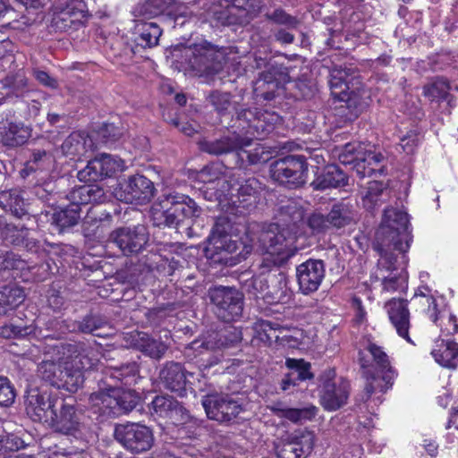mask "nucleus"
Segmentation results:
<instances>
[{
    "label": "nucleus",
    "instance_id": "nucleus-1",
    "mask_svg": "<svg viewBox=\"0 0 458 458\" xmlns=\"http://www.w3.org/2000/svg\"><path fill=\"white\" fill-rule=\"evenodd\" d=\"M408 225L407 213L393 208L385 209L375 247L379 253L375 277L382 281L384 292L394 293L406 288L405 252L411 240Z\"/></svg>",
    "mask_w": 458,
    "mask_h": 458
},
{
    "label": "nucleus",
    "instance_id": "nucleus-2",
    "mask_svg": "<svg viewBox=\"0 0 458 458\" xmlns=\"http://www.w3.org/2000/svg\"><path fill=\"white\" fill-rule=\"evenodd\" d=\"M89 354L76 344H48L44 347L38 376L53 386L74 393L84 382L82 371L93 366Z\"/></svg>",
    "mask_w": 458,
    "mask_h": 458
},
{
    "label": "nucleus",
    "instance_id": "nucleus-3",
    "mask_svg": "<svg viewBox=\"0 0 458 458\" xmlns=\"http://www.w3.org/2000/svg\"><path fill=\"white\" fill-rule=\"evenodd\" d=\"M359 355L363 375L367 380L365 391L368 397L378 392H386L392 386L395 377V372L386 352L377 344L369 343Z\"/></svg>",
    "mask_w": 458,
    "mask_h": 458
},
{
    "label": "nucleus",
    "instance_id": "nucleus-4",
    "mask_svg": "<svg viewBox=\"0 0 458 458\" xmlns=\"http://www.w3.org/2000/svg\"><path fill=\"white\" fill-rule=\"evenodd\" d=\"M196 203L186 195L176 192L163 193L150 209L153 225L176 227L186 218L196 216Z\"/></svg>",
    "mask_w": 458,
    "mask_h": 458
},
{
    "label": "nucleus",
    "instance_id": "nucleus-5",
    "mask_svg": "<svg viewBox=\"0 0 458 458\" xmlns=\"http://www.w3.org/2000/svg\"><path fill=\"white\" fill-rule=\"evenodd\" d=\"M295 236L288 229L270 225L258 237V250L265 255V260L275 266H282L296 253Z\"/></svg>",
    "mask_w": 458,
    "mask_h": 458
},
{
    "label": "nucleus",
    "instance_id": "nucleus-6",
    "mask_svg": "<svg viewBox=\"0 0 458 458\" xmlns=\"http://www.w3.org/2000/svg\"><path fill=\"white\" fill-rule=\"evenodd\" d=\"M234 49L233 47L216 48L204 42L189 47L185 56L189 58V65L193 71L201 74H212L218 72L229 62H236L237 52Z\"/></svg>",
    "mask_w": 458,
    "mask_h": 458
},
{
    "label": "nucleus",
    "instance_id": "nucleus-7",
    "mask_svg": "<svg viewBox=\"0 0 458 458\" xmlns=\"http://www.w3.org/2000/svg\"><path fill=\"white\" fill-rule=\"evenodd\" d=\"M242 340V333L232 326L225 327L217 332L200 336L192 341L184 350V355L189 360L209 352L215 355L208 366L217 364L220 361L221 354L219 352L229 348Z\"/></svg>",
    "mask_w": 458,
    "mask_h": 458
},
{
    "label": "nucleus",
    "instance_id": "nucleus-8",
    "mask_svg": "<svg viewBox=\"0 0 458 458\" xmlns=\"http://www.w3.org/2000/svg\"><path fill=\"white\" fill-rule=\"evenodd\" d=\"M172 0H142L134 11L136 27L148 26L149 29H159L161 26L176 28L189 23L182 14H165Z\"/></svg>",
    "mask_w": 458,
    "mask_h": 458
},
{
    "label": "nucleus",
    "instance_id": "nucleus-9",
    "mask_svg": "<svg viewBox=\"0 0 458 458\" xmlns=\"http://www.w3.org/2000/svg\"><path fill=\"white\" fill-rule=\"evenodd\" d=\"M214 18L221 26H245L262 8V0H216Z\"/></svg>",
    "mask_w": 458,
    "mask_h": 458
},
{
    "label": "nucleus",
    "instance_id": "nucleus-10",
    "mask_svg": "<svg viewBox=\"0 0 458 458\" xmlns=\"http://www.w3.org/2000/svg\"><path fill=\"white\" fill-rule=\"evenodd\" d=\"M271 177L281 184L289 187L303 185L308 177L306 158L300 155H289L272 163Z\"/></svg>",
    "mask_w": 458,
    "mask_h": 458
},
{
    "label": "nucleus",
    "instance_id": "nucleus-11",
    "mask_svg": "<svg viewBox=\"0 0 458 458\" xmlns=\"http://www.w3.org/2000/svg\"><path fill=\"white\" fill-rule=\"evenodd\" d=\"M155 191L154 183L149 179L134 174L119 183L114 190V196L125 203L142 205L152 199Z\"/></svg>",
    "mask_w": 458,
    "mask_h": 458
},
{
    "label": "nucleus",
    "instance_id": "nucleus-12",
    "mask_svg": "<svg viewBox=\"0 0 458 458\" xmlns=\"http://www.w3.org/2000/svg\"><path fill=\"white\" fill-rule=\"evenodd\" d=\"M351 69L335 67L330 72L329 86L331 94L341 101H346L348 107L353 108L355 113L362 112L369 105L366 98L358 100V93L350 84L355 78Z\"/></svg>",
    "mask_w": 458,
    "mask_h": 458
},
{
    "label": "nucleus",
    "instance_id": "nucleus-13",
    "mask_svg": "<svg viewBox=\"0 0 458 458\" xmlns=\"http://www.w3.org/2000/svg\"><path fill=\"white\" fill-rule=\"evenodd\" d=\"M211 302L216 307L217 316L225 322L240 318L243 310V296L233 287L216 286L208 291Z\"/></svg>",
    "mask_w": 458,
    "mask_h": 458
},
{
    "label": "nucleus",
    "instance_id": "nucleus-14",
    "mask_svg": "<svg viewBox=\"0 0 458 458\" xmlns=\"http://www.w3.org/2000/svg\"><path fill=\"white\" fill-rule=\"evenodd\" d=\"M114 437L127 450L135 454L149 450L154 443L150 428L139 423L117 425L114 428Z\"/></svg>",
    "mask_w": 458,
    "mask_h": 458
},
{
    "label": "nucleus",
    "instance_id": "nucleus-15",
    "mask_svg": "<svg viewBox=\"0 0 458 458\" xmlns=\"http://www.w3.org/2000/svg\"><path fill=\"white\" fill-rule=\"evenodd\" d=\"M202 405L208 417L219 422L231 421L242 411V403L229 394H207L202 399Z\"/></svg>",
    "mask_w": 458,
    "mask_h": 458
},
{
    "label": "nucleus",
    "instance_id": "nucleus-16",
    "mask_svg": "<svg viewBox=\"0 0 458 458\" xmlns=\"http://www.w3.org/2000/svg\"><path fill=\"white\" fill-rule=\"evenodd\" d=\"M148 241L147 229L139 225L132 227H120L109 235V242L114 243L125 256L138 254Z\"/></svg>",
    "mask_w": 458,
    "mask_h": 458
},
{
    "label": "nucleus",
    "instance_id": "nucleus-17",
    "mask_svg": "<svg viewBox=\"0 0 458 458\" xmlns=\"http://www.w3.org/2000/svg\"><path fill=\"white\" fill-rule=\"evenodd\" d=\"M125 168L124 162L116 156L103 154L89 161L88 165L78 172L81 182H97L110 177Z\"/></svg>",
    "mask_w": 458,
    "mask_h": 458
},
{
    "label": "nucleus",
    "instance_id": "nucleus-18",
    "mask_svg": "<svg viewBox=\"0 0 458 458\" xmlns=\"http://www.w3.org/2000/svg\"><path fill=\"white\" fill-rule=\"evenodd\" d=\"M57 399L44 389L30 388L27 391L25 406L27 414L34 421L47 423L52 420L55 415Z\"/></svg>",
    "mask_w": 458,
    "mask_h": 458
},
{
    "label": "nucleus",
    "instance_id": "nucleus-19",
    "mask_svg": "<svg viewBox=\"0 0 458 458\" xmlns=\"http://www.w3.org/2000/svg\"><path fill=\"white\" fill-rule=\"evenodd\" d=\"M326 276V267L321 259H310L296 267V277L301 293H315Z\"/></svg>",
    "mask_w": 458,
    "mask_h": 458
},
{
    "label": "nucleus",
    "instance_id": "nucleus-20",
    "mask_svg": "<svg viewBox=\"0 0 458 458\" xmlns=\"http://www.w3.org/2000/svg\"><path fill=\"white\" fill-rule=\"evenodd\" d=\"M83 414L74 405L63 403L59 411H55L52 420L47 424L55 432L76 437L84 428Z\"/></svg>",
    "mask_w": 458,
    "mask_h": 458
},
{
    "label": "nucleus",
    "instance_id": "nucleus-21",
    "mask_svg": "<svg viewBox=\"0 0 458 458\" xmlns=\"http://www.w3.org/2000/svg\"><path fill=\"white\" fill-rule=\"evenodd\" d=\"M232 225L226 217L216 219L211 234L208 237V246L207 250L215 254L234 253L240 247L237 240L233 239L230 234Z\"/></svg>",
    "mask_w": 458,
    "mask_h": 458
},
{
    "label": "nucleus",
    "instance_id": "nucleus-22",
    "mask_svg": "<svg viewBox=\"0 0 458 458\" xmlns=\"http://www.w3.org/2000/svg\"><path fill=\"white\" fill-rule=\"evenodd\" d=\"M194 373L187 372L178 362H167L159 372V381L165 389L183 396L187 385L192 384Z\"/></svg>",
    "mask_w": 458,
    "mask_h": 458
},
{
    "label": "nucleus",
    "instance_id": "nucleus-23",
    "mask_svg": "<svg viewBox=\"0 0 458 458\" xmlns=\"http://www.w3.org/2000/svg\"><path fill=\"white\" fill-rule=\"evenodd\" d=\"M86 4L83 0H69L64 7L54 14L52 26L56 29H72L73 26H86Z\"/></svg>",
    "mask_w": 458,
    "mask_h": 458
},
{
    "label": "nucleus",
    "instance_id": "nucleus-24",
    "mask_svg": "<svg viewBox=\"0 0 458 458\" xmlns=\"http://www.w3.org/2000/svg\"><path fill=\"white\" fill-rule=\"evenodd\" d=\"M31 137V128L22 122L10 119L0 121V142L9 148L24 145Z\"/></svg>",
    "mask_w": 458,
    "mask_h": 458
},
{
    "label": "nucleus",
    "instance_id": "nucleus-25",
    "mask_svg": "<svg viewBox=\"0 0 458 458\" xmlns=\"http://www.w3.org/2000/svg\"><path fill=\"white\" fill-rule=\"evenodd\" d=\"M349 396V383L345 380L325 382L320 394L321 405L327 411H335L345 404Z\"/></svg>",
    "mask_w": 458,
    "mask_h": 458
},
{
    "label": "nucleus",
    "instance_id": "nucleus-26",
    "mask_svg": "<svg viewBox=\"0 0 458 458\" xmlns=\"http://www.w3.org/2000/svg\"><path fill=\"white\" fill-rule=\"evenodd\" d=\"M389 319L399 336L411 343L409 336L410 312L403 300H391L386 305Z\"/></svg>",
    "mask_w": 458,
    "mask_h": 458
},
{
    "label": "nucleus",
    "instance_id": "nucleus-27",
    "mask_svg": "<svg viewBox=\"0 0 458 458\" xmlns=\"http://www.w3.org/2000/svg\"><path fill=\"white\" fill-rule=\"evenodd\" d=\"M271 411L281 419L298 424L312 420L317 413L318 408L313 404H309L301 408H291L285 406L283 403H276L269 406Z\"/></svg>",
    "mask_w": 458,
    "mask_h": 458
},
{
    "label": "nucleus",
    "instance_id": "nucleus-28",
    "mask_svg": "<svg viewBox=\"0 0 458 458\" xmlns=\"http://www.w3.org/2000/svg\"><path fill=\"white\" fill-rule=\"evenodd\" d=\"M134 347L152 359L160 360L168 349L161 337L151 336L143 332H136L132 336Z\"/></svg>",
    "mask_w": 458,
    "mask_h": 458
},
{
    "label": "nucleus",
    "instance_id": "nucleus-29",
    "mask_svg": "<svg viewBox=\"0 0 458 458\" xmlns=\"http://www.w3.org/2000/svg\"><path fill=\"white\" fill-rule=\"evenodd\" d=\"M431 354L442 367L455 369L458 364V344L456 338L436 341Z\"/></svg>",
    "mask_w": 458,
    "mask_h": 458
},
{
    "label": "nucleus",
    "instance_id": "nucleus-30",
    "mask_svg": "<svg viewBox=\"0 0 458 458\" xmlns=\"http://www.w3.org/2000/svg\"><path fill=\"white\" fill-rule=\"evenodd\" d=\"M61 149L64 155L72 159H81L89 151L93 149V140L86 133L74 131L71 133L63 142Z\"/></svg>",
    "mask_w": 458,
    "mask_h": 458
},
{
    "label": "nucleus",
    "instance_id": "nucleus-31",
    "mask_svg": "<svg viewBox=\"0 0 458 458\" xmlns=\"http://www.w3.org/2000/svg\"><path fill=\"white\" fill-rule=\"evenodd\" d=\"M26 299L23 287L9 284L0 287V317L7 316L20 307Z\"/></svg>",
    "mask_w": 458,
    "mask_h": 458
},
{
    "label": "nucleus",
    "instance_id": "nucleus-32",
    "mask_svg": "<svg viewBox=\"0 0 458 458\" xmlns=\"http://www.w3.org/2000/svg\"><path fill=\"white\" fill-rule=\"evenodd\" d=\"M69 199L72 206L80 208L89 203H104L108 200L109 196L98 185L89 184L73 189Z\"/></svg>",
    "mask_w": 458,
    "mask_h": 458
},
{
    "label": "nucleus",
    "instance_id": "nucleus-33",
    "mask_svg": "<svg viewBox=\"0 0 458 458\" xmlns=\"http://www.w3.org/2000/svg\"><path fill=\"white\" fill-rule=\"evenodd\" d=\"M249 140H243L237 134L233 133L216 140H203L199 143V148L204 152L218 156L233 151L237 152L239 148L249 145Z\"/></svg>",
    "mask_w": 458,
    "mask_h": 458
},
{
    "label": "nucleus",
    "instance_id": "nucleus-34",
    "mask_svg": "<svg viewBox=\"0 0 458 458\" xmlns=\"http://www.w3.org/2000/svg\"><path fill=\"white\" fill-rule=\"evenodd\" d=\"M390 197V190L386 185L378 181L369 182L361 191L363 207L369 211L380 207Z\"/></svg>",
    "mask_w": 458,
    "mask_h": 458
},
{
    "label": "nucleus",
    "instance_id": "nucleus-35",
    "mask_svg": "<svg viewBox=\"0 0 458 458\" xmlns=\"http://www.w3.org/2000/svg\"><path fill=\"white\" fill-rule=\"evenodd\" d=\"M328 219L331 227L340 229L354 224L357 214L352 203L340 201L333 205L328 213Z\"/></svg>",
    "mask_w": 458,
    "mask_h": 458
},
{
    "label": "nucleus",
    "instance_id": "nucleus-36",
    "mask_svg": "<svg viewBox=\"0 0 458 458\" xmlns=\"http://www.w3.org/2000/svg\"><path fill=\"white\" fill-rule=\"evenodd\" d=\"M89 402L95 412L105 416H118L116 389L93 393L89 397Z\"/></svg>",
    "mask_w": 458,
    "mask_h": 458
},
{
    "label": "nucleus",
    "instance_id": "nucleus-37",
    "mask_svg": "<svg viewBox=\"0 0 458 458\" xmlns=\"http://www.w3.org/2000/svg\"><path fill=\"white\" fill-rule=\"evenodd\" d=\"M0 207L17 217H21L28 212L26 201L18 189L1 191Z\"/></svg>",
    "mask_w": 458,
    "mask_h": 458
},
{
    "label": "nucleus",
    "instance_id": "nucleus-38",
    "mask_svg": "<svg viewBox=\"0 0 458 458\" xmlns=\"http://www.w3.org/2000/svg\"><path fill=\"white\" fill-rule=\"evenodd\" d=\"M346 183L344 174L334 165H327L322 174L312 182L315 190L324 191L337 188Z\"/></svg>",
    "mask_w": 458,
    "mask_h": 458
},
{
    "label": "nucleus",
    "instance_id": "nucleus-39",
    "mask_svg": "<svg viewBox=\"0 0 458 458\" xmlns=\"http://www.w3.org/2000/svg\"><path fill=\"white\" fill-rule=\"evenodd\" d=\"M81 208L70 204L64 208L55 210L52 215V224L55 225L60 232L74 226L78 224L81 216Z\"/></svg>",
    "mask_w": 458,
    "mask_h": 458
},
{
    "label": "nucleus",
    "instance_id": "nucleus-40",
    "mask_svg": "<svg viewBox=\"0 0 458 458\" xmlns=\"http://www.w3.org/2000/svg\"><path fill=\"white\" fill-rule=\"evenodd\" d=\"M384 157L381 153H376L370 150L364 151L360 161L357 162L356 172L360 177L371 176L376 172H381L379 164Z\"/></svg>",
    "mask_w": 458,
    "mask_h": 458
},
{
    "label": "nucleus",
    "instance_id": "nucleus-41",
    "mask_svg": "<svg viewBox=\"0 0 458 458\" xmlns=\"http://www.w3.org/2000/svg\"><path fill=\"white\" fill-rule=\"evenodd\" d=\"M139 372L138 365L134 362L122 365L118 368L109 369V375L112 378L121 381L125 386H131L136 383V376Z\"/></svg>",
    "mask_w": 458,
    "mask_h": 458
},
{
    "label": "nucleus",
    "instance_id": "nucleus-42",
    "mask_svg": "<svg viewBox=\"0 0 458 458\" xmlns=\"http://www.w3.org/2000/svg\"><path fill=\"white\" fill-rule=\"evenodd\" d=\"M243 140H249V145H244L238 148L237 156L242 161L247 160L250 164L254 165L260 162H265L268 159V154L264 150V148L256 144L252 149L246 150L244 148L252 145V140L250 139H242Z\"/></svg>",
    "mask_w": 458,
    "mask_h": 458
},
{
    "label": "nucleus",
    "instance_id": "nucleus-43",
    "mask_svg": "<svg viewBox=\"0 0 458 458\" xmlns=\"http://www.w3.org/2000/svg\"><path fill=\"white\" fill-rule=\"evenodd\" d=\"M277 82L275 81L270 72H263L254 84V91L264 99L270 100L274 98V89Z\"/></svg>",
    "mask_w": 458,
    "mask_h": 458
},
{
    "label": "nucleus",
    "instance_id": "nucleus-44",
    "mask_svg": "<svg viewBox=\"0 0 458 458\" xmlns=\"http://www.w3.org/2000/svg\"><path fill=\"white\" fill-rule=\"evenodd\" d=\"M285 365L290 369L292 377L298 381H304L313 377V374L310 372V364L302 359L288 358L285 360Z\"/></svg>",
    "mask_w": 458,
    "mask_h": 458
},
{
    "label": "nucleus",
    "instance_id": "nucleus-45",
    "mask_svg": "<svg viewBox=\"0 0 458 458\" xmlns=\"http://www.w3.org/2000/svg\"><path fill=\"white\" fill-rule=\"evenodd\" d=\"M364 148L360 143L353 142L345 144L338 154L340 162L344 165H354L356 169L357 162L360 161Z\"/></svg>",
    "mask_w": 458,
    "mask_h": 458
},
{
    "label": "nucleus",
    "instance_id": "nucleus-46",
    "mask_svg": "<svg viewBox=\"0 0 458 458\" xmlns=\"http://www.w3.org/2000/svg\"><path fill=\"white\" fill-rule=\"evenodd\" d=\"M260 189V183L254 177H250L244 182H230V186L227 189V194L233 196L234 191L241 196H253Z\"/></svg>",
    "mask_w": 458,
    "mask_h": 458
},
{
    "label": "nucleus",
    "instance_id": "nucleus-47",
    "mask_svg": "<svg viewBox=\"0 0 458 458\" xmlns=\"http://www.w3.org/2000/svg\"><path fill=\"white\" fill-rule=\"evenodd\" d=\"M450 86L444 79H436L423 88V94L430 100L445 99L448 97Z\"/></svg>",
    "mask_w": 458,
    "mask_h": 458
},
{
    "label": "nucleus",
    "instance_id": "nucleus-48",
    "mask_svg": "<svg viewBox=\"0 0 458 458\" xmlns=\"http://www.w3.org/2000/svg\"><path fill=\"white\" fill-rule=\"evenodd\" d=\"M1 235L4 240L14 245L23 244L25 238L28 236V230L23 227H18L13 224H0Z\"/></svg>",
    "mask_w": 458,
    "mask_h": 458
},
{
    "label": "nucleus",
    "instance_id": "nucleus-49",
    "mask_svg": "<svg viewBox=\"0 0 458 458\" xmlns=\"http://www.w3.org/2000/svg\"><path fill=\"white\" fill-rule=\"evenodd\" d=\"M301 456L309 454L315 445V435L309 430L296 431L291 437Z\"/></svg>",
    "mask_w": 458,
    "mask_h": 458
},
{
    "label": "nucleus",
    "instance_id": "nucleus-50",
    "mask_svg": "<svg viewBox=\"0 0 458 458\" xmlns=\"http://www.w3.org/2000/svg\"><path fill=\"white\" fill-rule=\"evenodd\" d=\"M17 3L23 5L28 12H36V17L30 19L27 16L21 18L20 22L26 26L36 25L37 19H42L41 10L47 5L49 0H15Z\"/></svg>",
    "mask_w": 458,
    "mask_h": 458
},
{
    "label": "nucleus",
    "instance_id": "nucleus-51",
    "mask_svg": "<svg viewBox=\"0 0 458 458\" xmlns=\"http://www.w3.org/2000/svg\"><path fill=\"white\" fill-rule=\"evenodd\" d=\"M281 123V117L275 112L260 111L259 116L254 123V130L258 133H268L274 126Z\"/></svg>",
    "mask_w": 458,
    "mask_h": 458
},
{
    "label": "nucleus",
    "instance_id": "nucleus-52",
    "mask_svg": "<svg viewBox=\"0 0 458 458\" xmlns=\"http://www.w3.org/2000/svg\"><path fill=\"white\" fill-rule=\"evenodd\" d=\"M116 400L118 401L117 412L119 415L122 412H129L133 410L140 401V396L134 391L128 390L120 394L116 390Z\"/></svg>",
    "mask_w": 458,
    "mask_h": 458
},
{
    "label": "nucleus",
    "instance_id": "nucleus-53",
    "mask_svg": "<svg viewBox=\"0 0 458 458\" xmlns=\"http://www.w3.org/2000/svg\"><path fill=\"white\" fill-rule=\"evenodd\" d=\"M176 400L169 395H157L151 402V409L155 414L162 418H167Z\"/></svg>",
    "mask_w": 458,
    "mask_h": 458
},
{
    "label": "nucleus",
    "instance_id": "nucleus-54",
    "mask_svg": "<svg viewBox=\"0 0 458 458\" xmlns=\"http://www.w3.org/2000/svg\"><path fill=\"white\" fill-rule=\"evenodd\" d=\"M198 180L203 183H211L222 181L226 182L222 173V165L219 164H212L205 166L199 174Z\"/></svg>",
    "mask_w": 458,
    "mask_h": 458
},
{
    "label": "nucleus",
    "instance_id": "nucleus-55",
    "mask_svg": "<svg viewBox=\"0 0 458 458\" xmlns=\"http://www.w3.org/2000/svg\"><path fill=\"white\" fill-rule=\"evenodd\" d=\"M103 220L104 217L98 216L96 209L90 208L82 221L83 230L88 235L95 234Z\"/></svg>",
    "mask_w": 458,
    "mask_h": 458
},
{
    "label": "nucleus",
    "instance_id": "nucleus-56",
    "mask_svg": "<svg viewBox=\"0 0 458 458\" xmlns=\"http://www.w3.org/2000/svg\"><path fill=\"white\" fill-rule=\"evenodd\" d=\"M208 101L220 114L225 112L231 106L230 95L228 93L214 91L209 95Z\"/></svg>",
    "mask_w": 458,
    "mask_h": 458
},
{
    "label": "nucleus",
    "instance_id": "nucleus-57",
    "mask_svg": "<svg viewBox=\"0 0 458 458\" xmlns=\"http://www.w3.org/2000/svg\"><path fill=\"white\" fill-rule=\"evenodd\" d=\"M34 332L32 326L20 327L13 324L5 325L0 328V335L4 338L21 337Z\"/></svg>",
    "mask_w": 458,
    "mask_h": 458
},
{
    "label": "nucleus",
    "instance_id": "nucleus-58",
    "mask_svg": "<svg viewBox=\"0 0 458 458\" xmlns=\"http://www.w3.org/2000/svg\"><path fill=\"white\" fill-rule=\"evenodd\" d=\"M15 398L14 389L6 377H0V406L11 405Z\"/></svg>",
    "mask_w": 458,
    "mask_h": 458
},
{
    "label": "nucleus",
    "instance_id": "nucleus-59",
    "mask_svg": "<svg viewBox=\"0 0 458 458\" xmlns=\"http://www.w3.org/2000/svg\"><path fill=\"white\" fill-rule=\"evenodd\" d=\"M106 325V322L97 316H87L79 324L78 328L81 332L86 334H95V331L101 328Z\"/></svg>",
    "mask_w": 458,
    "mask_h": 458
},
{
    "label": "nucleus",
    "instance_id": "nucleus-60",
    "mask_svg": "<svg viewBox=\"0 0 458 458\" xmlns=\"http://www.w3.org/2000/svg\"><path fill=\"white\" fill-rule=\"evenodd\" d=\"M161 30H141L135 38L137 44L142 47H152L157 45Z\"/></svg>",
    "mask_w": 458,
    "mask_h": 458
},
{
    "label": "nucleus",
    "instance_id": "nucleus-61",
    "mask_svg": "<svg viewBox=\"0 0 458 458\" xmlns=\"http://www.w3.org/2000/svg\"><path fill=\"white\" fill-rule=\"evenodd\" d=\"M267 18L278 25H285L289 27L298 26V20L295 17L286 13L282 9L275 10L271 14L267 15Z\"/></svg>",
    "mask_w": 458,
    "mask_h": 458
},
{
    "label": "nucleus",
    "instance_id": "nucleus-62",
    "mask_svg": "<svg viewBox=\"0 0 458 458\" xmlns=\"http://www.w3.org/2000/svg\"><path fill=\"white\" fill-rule=\"evenodd\" d=\"M105 142H114L123 135V130L114 123H104L98 131Z\"/></svg>",
    "mask_w": 458,
    "mask_h": 458
},
{
    "label": "nucleus",
    "instance_id": "nucleus-63",
    "mask_svg": "<svg viewBox=\"0 0 458 458\" xmlns=\"http://www.w3.org/2000/svg\"><path fill=\"white\" fill-rule=\"evenodd\" d=\"M276 454L278 458H301V454L296 447V444L293 443L291 437L285 443L278 445L276 448Z\"/></svg>",
    "mask_w": 458,
    "mask_h": 458
},
{
    "label": "nucleus",
    "instance_id": "nucleus-64",
    "mask_svg": "<svg viewBox=\"0 0 458 458\" xmlns=\"http://www.w3.org/2000/svg\"><path fill=\"white\" fill-rule=\"evenodd\" d=\"M309 226L317 233L323 232L331 227L328 214L324 216L322 214H312L308 219Z\"/></svg>",
    "mask_w": 458,
    "mask_h": 458
}]
</instances>
